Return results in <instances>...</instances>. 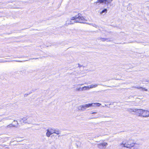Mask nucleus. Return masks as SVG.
Returning <instances> with one entry per match:
<instances>
[{"instance_id": "f257e3e1", "label": "nucleus", "mask_w": 149, "mask_h": 149, "mask_svg": "<svg viewBox=\"0 0 149 149\" xmlns=\"http://www.w3.org/2000/svg\"><path fill=\"white\" fill-rule=\"evenodd\" d=\"M85 19L82 16L81 14H79L78 15L72 17L70 21L67 20L66 21V24H70L74 23H84V22L86 21Z\"/></svg>"}, {"instance_id": "f03ea898", "label": "nucleus", "mask_w": 149, "mask_h": 149, "mask_svg": "<svg viewBox=\"0 0 149 149\" xmlns=\"http://www.w3.org/2000/svg\"><path fill=\"white\" fill-rule=\"evenodd\" d=\"M130 139H129L128 140L123 141L122 143L120 144L121 146L124 147L130 148L133 147L135 144V143H131L130 141Z\"/></svg>"}, {"instance_id": "7ed1b4c3", "label": "nucleus", "mask_w": 149, "mask_h": 149, "mask_svg": "<svg viewBox=\"0 0 149 149\" xmlns=\"http://www.w3.org/2000/svg\"><path fill=\"white\" fill-rule=\"evenodd\" d=\"M96 105L97 106L99 107L101 105V104L98 103H89L85 104L83 105L84 111L86 109L90 107H94Z\"/></svg>"}, {"instance_id": "20e7f679", "label": "nucleus", "mask_w": 149, "mask_h": 149, "mask_svg": "<svg viewBox=\"0 0 149 149\" xmlns=\"http://www.w3.org/2000/svg\"><path fill=\"white\" fill-rule=\"evenodd\" d=\"M108 144L106 142L100 143L97 144L98 147L101 149L105 148V146H107Z\"/></svg>"}, {"instance_id": "39448f33", "label": "nucleus", "mask_w": 149, "mask_h": 149, "mask_svg": "<svg viewBox=\"0 0 149 149\" xmlns=\"http://www.w3.org/2000/svg\"><path fill=\"white\" fill-rule=\"evenodd\" d=\"M143 110L142 109H136V114L139 116H142Z\"/></svg>"}, {"instance_id": "423d86ee", "label": "nucleus", "mask_w": 149, "mask_h": 149, "mask_svg": "<svg viewBox=\"0 0 149 149\" xmlns=\"http://www.w3.org/2000/svg\"><path fill=\"white\" fill-rule=\"evenodd\" d=\"M148 116H149V111L147 110H143V113L142 117H147Z\"/></svg>"}, {"instance_id": "0eeeda50", "label": "nucleus", "mask_w": 149, "mask_h": 149, "mask_svg": "<svg viewBox=\"0 0 149 149\" xmlns=\"http://www.w3.org/2000/svg\"><path fill=\"white\" fill-rule=\"evenodd\" d=\"M102 3H104L105 4L110 3L112 0H100Z\"/></svg>"}, {"instance_id": "6e6552de", "label": "nucleus", "mask_w": 149, "mask_h": 149, "mask_svg": "<svg viewBox=\"0 0 149 149\" xmlns=\"http://www.w3.org/2000/svg\"><path fill=\"white\" fill-rule=\"evenodd\" d=\"M30 119V118H28L27 119L26 118H24L22 119H21L20 120L21 122H22L24 123H29L30 122H29L28 120Z\"/></svg>"}, {"instance_id": "1a4fd4ad", "label": "nucleus", "mask_w": 149, "mask_h": 149, "mask_svg": "<svg viewBox=\"0 0 149 149\" xmlns=\"http://www.w3.org/2000/svg\"><path fill=\"white\" fill-rule=\"evenodd\" d=\"M13 116H9L7 117L4 118L3 119H4L6 120H11L13 119Z\"/></svg>"}, {"instance_id": "9d476101", "label": "nucleus", "mask_w": 149, "mask_h": 149, "mask_svg": "<svg viewBox=\"0 0 149 149\" xmlns=\"http://www.w3.org/2000/svg\"><path fill=\"white\" fill-rule=\"evenodd\" d=\"M98 85L97 84L93 85L92 84L91 85L88 86L89 89L96 87Z\"/></svg>"}, {"instance_id": "9b49d317", "label": "nucleus", "mask_w": 149, "mask_h": 149, "mask_svg": "<svg viewBox=\"0 0 149 149\" xmlns=\"http://www.w3.org/2000/svg\"><path fill=\"white\" fill-rule=\"evenodd\" d=\"M78 109L79 111H84L82 105L78 107Z\"/></svg>"}, {"instance_id": "f8f14e48", "label": "nucleus", "mask_w": 149, "mask_h": 149, "mask_svg": "<svg viewBox=\"0 0 149 149\" xmlns=\"http://www.w3.org/2000/svg\"><path fill=\"white\" fill-rule=\"evenodd\" d=\"M51 134H51V133H50V132H49V129H47V132L46 133V136L47 137H49L50 136V135Z\"/></svg>"}, {"instance_id": "ddd939ff", "label": "nucleus", "mask_w": 149, "mask_h": 149, "mask_svg": "<svg viewBox=\"0 0 149 149\" xmlns=\"http://www.w3.org/2000/svg\"><path fill=\"white\" fill-rule=\"evenodd\" d=\"M128 111L130 112H135L136 111V109H129L127 110Z\"/></svg>"}, {"instance_id": "4468645a", "label": "nucleus", "mask_w": 149, "mask_h": 149, "mask_svg": "<svg viewBox=\"0 0 149 149\" xmlns=\"http://www.w3.org/2000/svg\"><path fill=\"white\" fill-rule=\"evenodd\" d=\"M99 39L102 40V41H110L108 40L107 38H102L101 37L99 38Z\"/></svg>"}, {"instance_id": "2eb2a0df", "label": "nucleus", "mask_w": 149, "mask_h": 149, "mask_svg": "<svg viewBox=\"0 0 149 149\" xmlns=\"http://www.w3.org/2000/svg\"><path fill=\"white\" fill-rule=\"evenodd\" d=\"M60 131L58 130L54 129V133H56L57 134H60Z\"/></svg>"}, {"instance_id": "dca6fc26", "label": "nucleus", "mask_w": 149, "mask_h": 149, "mask_svg": "<svg viewBox=\"0 0 149 149\" xmlns=\"http://www.w3.org/2000/svg\"><path fill=\"white\" fill-rule=\"evenodd\" d=\"M107 10L106 9H105L102 10L101 12H100V14H102L104 13H106L107 12Z\"/></svg>"}, {"instance_id": "f3484780", "label": "nucleus", "mask_w": 149, "mask_h": 149, "mask_svg": "<svg viewBox=\"0 0 149 149\" xmlns=\"http://www.w3.org/2000/svg\"><path fill=\"white\" fill-rule=\"evenodd\" d=\"M88 86H84L82 87V88L84 90H89V88H88Z\"/></svg>"}, {"instance_id": "a211bd4d", "label": "nucleus", "mask_w": 149, "mask_h": 149, "mask_svg": "<svg viewBox=\"0 0 149 149\" xmlns=\"http://www.w3.org/2000/svg\"><path fill=\"white\" fill-rule=\"evenodd\" d=\"M49 132H50V133H51V134H52L54 133V129L53 130V129H49Z\"/></svg>"}, {"instance_id": "6ab92c4d", "label": "nucleus", "mask_w": 149, "mask_h": 149, "mask_svg": "<svg viewBox=\"0 0 149 149\" xmlns=\"http://www.w3.org/2000/svg\"><path fill=\"white\" fill-rule=\"evenodd\" d=\"M28 60H26L24 61H19V60H11L10 61H12H12H16V62H22L23 61H28Z\"/></svg>"}, {"instance_id": "aec40b11", "label": "nucleus", "mask_w": 149, "mask_h": 149, "mask_svg": "<svg viewBox=\"0 0 149 149\" xmlns=\"http://www.w3.org/2000/svg\"><path fill=\"white\" fill-rule=\"evenodd\" d=\"M12 126H15V125H13L12 124H10L8 125H7L6 127H10Z\"/></svg>"}, {"instance_id": "412c9836", "label": "nucleus", "mask_w": 149, "mask_h": 149, "mask_svg": "<svg viewBox=\"0 0 149 149\" xmlns=\"http://www.w3.org/2000/svg\"><path fill=\"white\" fill-rule=\"evenodd\" d=\"M13 122L15 123V124H14L13 125H15V126L16 125H17L18 124V122L17 120H14Z\"/></svg>"}, {"instance_id": "4be33fe9", "label": "nucleus", "mask_w": 149, "mask_h": 149, "mask_svg": "<svg viewBox=\"0 0 149 149\" xmlns=\"http://www.w3.org/2000/svg\"><path fill=\"white\" fill-rule=\"evenodd\" d=\"M81 87H80L79 88H77L76 89V91H81Z\"/></svg>"}, {"instance_id": "5701e85b", "label": "nucleus", "mask_w": 149, "mask_h": 149, "mask_svg": "<svg viewBox=\"0 0 149 149\" xmlns=\"http://www.w3.org/2000/svg\"><path fill=\"white\" fill-rule=\"evenodd\" d=\"M127 10H132V8L130 6H129L127 7Z\"/></svg>"}, {"instance_id": "b1692460", "label": "nucleus", "mask_w": 149, "mask_h": 149, "mask_svg": "<svg viewBox=\"0 0 149 149\" xmlns=\"http://www.w3.org/2000/svg\"><path fill=\"white\" fill-rule=\"evenodd\" d=\"M134 87L135 88H136L138 89H140L141 88L142 89V87L140 86H137V87Z\"/></svg>"}, {"instance_id": "393cba45", "label": "nucleus", "mask_w": 149, "mask_h": 149, "mask_svg": "<svg viewBox=\"0 0 149 149\" xmlns=\"http://www.w3.org/2000/svg\"><path fill=\"white\" fill-rule=\"evenodd\" d=\"M142 89L143 91H148V90L147 89H146L145 88H143V87H142Z\"/></svg>"}, {"instance_id": "a878e982", "label": "nucleus", "mask_w": 149, "mask_h": 149, "mask_svg": "<svg viewBox=\"0 0 149 149\" xmlns=\"http://www.w3.org/2000/svg\"><path fill=\"white\" fill-rule=\"evenodd\" d=\"M96 3H102L101 2L100 0H97V1L95 2Z\"/></svg>"}, {"instance_id": "bb28decb", "label": "nucleus", "mask_w": 149, "mask_h": 149, "mask_svg": "<svg viewBox=\"0 0 149 149\" xmlns=\"http://www.w3.org/2000/svg\"><path fill=\"white\" fill-rule=\"evenodd\" d=\"M78 67L79 68H80L82 66V65L80 64H78Z\"/></svg>"}, {"instance_id": "cd10ccee", "label": "nucleus", "mask_w": 149, "mask_h": 149, "mask_svg": "<svg viewBox=\"0 0 149 149\" xmlns=\"http://www.w3.org/2000/svg\"><path fill=\"white\" fill-rule=\"evenodd\" d=\"M96 112H92V113H91V114H95V113H96Z\"/></svg>"}, {"instance_id": "c85d7f7f", "label": "nucleus", "mask_w": 149, "mask_h": 149, "mask_svg": "<svg viewBox=\"0 0 149 149\" xmlns=\"http://www.w3.org/2000/svg\"><path fill=\"white\" fill-rule=\"evenodd\" d=\"M84 84H78L77 86H78V85H81V86H82V85H83Z\"/></svg>"}, {"instance_id": "c756f323", "label": "nucleus", "mask_w": 149, "mask_h": 149, "mask_svg": "<svg viewBox=\"0 0 149 149\" xmlns=\"http://www.w3.org/2000/svg\"><path fill=\"white\" fill-rule=\"evenodd\" d=\"M81 91H83V89L82 88V87L81 88Z\"/></svg>"}, {"instance_id": "7c9ffc66", "label": "nucleus", "mask_w": 149, "mask_h": 149, "mask_svg": "<svg viewBox=\"0 0 149 149\" xmlns=\"http://www.w3.org/2000/svg\"><path fill=\"white\" fill-rule=\"evenodd\" d=\"M38 58H32V59H38Z\"/></svg>"}, {"instance_id": "2f4dec72", "label": "nucleus", "mask_w": 149, "mask_h": 149, "mask_svg": "<svg viewBox=\"0 0 149 149\" xmlns=\"http://www.w3.org/2000/svg\"><path fill=\"white\" fill-rule=\"evenodd\" d=\"M108 117L107 116H105V117Z\"/></svg>"}, {"instance_id": "473e14b6", "label": "nucleus", "mask_w": 149, "mask_h": 149, "mask_svg": "<svg viewBox=\"0 0 149 149\" xmlns=\"http://www.w3.org/2000/svg\"><path fill=\"white\" fill-rule=\"evenodd\" d=\"M101 85H102V84H101ZM103 86H104V85H103Z\"/></svg>"}, {"instance_id": "72a5a7b5", "label": "nucleus", "mask_w": 149, "mask_h": 149, "mask_svg": "<svg viewBox=\"0 0 149 149\" xmlns=\"http://www.w3.org/2000/svg\"><path fill=\"white\" fill-rule=\"evenodd\" d=\"M134 149V148H132V149Z\"/></svg>"}]
</instances>
